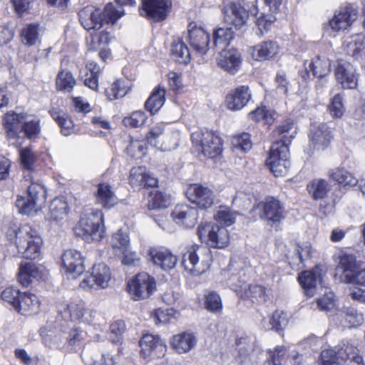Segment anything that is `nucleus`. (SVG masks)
I'll list each match as a JSON object with an SVG mask.
<instances>
[{"mask_svg":"<svg viewBox=\"0 0 365 365\" xmlns=\"http://www.w3.org/2000/svg\"><path fill=\"white\" fill-rule=\"evenodd\" d=\"M12 234L15 235L16 246L22 257L33 260L40 256L43 241L38 230L29 225H24L10 227L9 235Z\"/></svg>","mask_w":365,"mask_h":365,"instance_id":"1","label":"nucleus"},{"mask_svg":"<svg viewBox=\"0 0 365 365\" xmlns=\"http://www.w3.org/2000/svg\"><path fill=\"white\" fill-rule=\"evenodd\" d=\"M74 232L87 242L101 240L105 233L102 211L93 208L86 210L76 225Z\"/></svg>","mask_w":365,"mask_h":365,"instance_id":"2","label":"nucleus"},{"mask_svg":"<svg viewBox=\"0 0 365 365\" xmlns=\"http://www.w3.org/2000/svg\"><path fill=\"white\" fill-rule=\"evenodd\" d=\"M122 15L111 3L106 5L103 11L88 6L78 12L79 21L86 30H99L104 23L113 24Z\"/></svg>","mask_w":365,"mask_h":365,"instance_id":"3","label":"nucleus"},{"mask_svg":"<svg viewBox=\"0 0 365 365\" xmlns=\"http://www.w3.org/2000/svg\"><path fill=\"white\" fill-rule=\"evenodd\" d=\"M211 261V252L208 248L192 245L183 254L182 264L187 272L200 275L209 269Z\"/></svg>","mask_w":365,"mask_h":365,"instance_id":"4","label":"nucleus"},{"mask_svg":"<svg viewBox=\"0 0 365 365\" xmlns=\"http://www.w3.org/2000/svg\"><path fill=\"white\" fill-rule=\"evenodd\" d=\"M26 180H30L31 184L27 189V196H18L16 200V206L19 212L22 215H31L36 210V206L45 202L46 190L44 187L33 180V177L25 175Z\"/></svg>","mask_w":365,"mask_h":365,"instance_id":"5","label":"nucleus"},{"mask_svg":"<svg viewBox=\"0 0 365 365\" xmlns=\"http://www.w3.org/2000/svg\"><path fill=\"white\" fill-rule=\"evenodd\" d=\"M191 140L197 151L209 158H215L222 151V139L213 131L203 129L194 132Z\"/></svg>","mask_w":365,"mask_h":365,"instance_id":"6","label":"nucleus"},{"mask_svg":"<svg viewBox=\"0 0 365 365\" xmlns=\"http://www.w3.org/2000/svg\"><path fill=\"white\" fill-rule=\"evenodd\" d=\"M282 0H263V6L259 9L258 1L255 0L252 2L253 8L250 12L256 17V26L259 31V35L262 36L267 32L271 25L276 21L274 15L279 11Z\"/></svg>","mask_w":365,"mask_h":365,"instance_id":"7","label":"nucleus"},{"mask_svg":"<svg viewBox=\"0 0 365 365\" xmlns=\"http://www.w3.org/2000/svg\"><path fill=\"white\" fill-rule=\"evenodd\" d=\"M197 235L201 242L212 248L223 249L230 243L228 230L217 224H200L197 227Z\"/></svg>","mask_w":365,"mask_h":365,"instance_id":"8","label":"nucleus"},{"mask_svg":"<svg viewBox=\"0 0 365 365\" xmlns=\"http://www.w3.org/2000/svg\"><path fill=\"white\" fill-rule=\"evenodd\" d=\"M255 208L259 212V218L271 227H277L285 218L284 207L274 197H265Z\"/></svg>","mask_w":365,"mask_h":365,"instance_id":"9","label":"nucleus"},{"mask_svg":"<svg viewBox=\"0 0 365 365\" xmlns=\"http://www.w3.org/2000/svg\"><path fill=\"white\" fill-rule=\"evenodd\" d=\"M252 5L247 10L241 0H224L223 14L225 21L233 26L237 30L242 29L246 26L251 14Z\"/></svg>","mask_w":365,"mask_h":365,"instance_id":"10","label":"nucleus"},{"mask_svg":"<svg viewBox=\"0 0 365 365\" xmlns=\"http://www.w3.org/2000/svg\"><path fill=\"white\" fill-rule=\"evenodd\" d=\"M127 289L134 300L149 298L156 290L155 279L146 272L139 273L128 282Z\"/></svg>","mask_w":365,"mask_h":365,"instance_id":"11","label":"nucleus"},{"mask_svg":"<svg viewBox=\"0 0 365 365\" xmlns=\"http://www.w3.org/2000/svg\"><path fill=\"white\" fill-rule=\"evenodd\" d=\"M289 152L287 145L281 143H273L267 159V165L275 176H281L287 173L290 166L289 160Z\"/></svg>","mask_w":365,"mask_h":365,"instance_id":"12","label":"nucleus"},{"mask_svg":"<svg viewBox=\"0 0 365 365\" xmlns=\"http://www.w3.org/2000/svg\"><path fill=\"white\" fill-rule=\"evenodd\" d=\"M171 5L170 0H142L140 14L154 21H162L166 19Z\"/></svg>","mask_w":365,"mask_h":365,"instance_id":"13","label":"nucleus"},{"mask_svg":"<svg viewBox=\"0 0 365 365\" xmlns=\"http://www.w3.org/2000/svg\"><path fill=\"white\" fill-rule=\"evenodd\" d=\"M333 138V132L325 123L311 125L309 132V145L314 150L326 149Z\"/></svg>","mask_w":365,"mask_h":365,"instance_id":"14","label":"nucleus"},{"mask_svg":"<svg viewBox=\"0 0 365 365\" xmlns=\"http://www.w3.org/2000/svg\"><path fill=\"white\" fill-rule=\"evenodd\" d=\"M268 356L264 365H300L302 361V355L293 350L287 353L284 346H277L273 350L267 351Z\"/></svg>","mask_w":365,"mask_h":365,"instance_id":"15","label":"nucleus"},{"mask_svg":"<svg viewBox=\"0 0 365 365\" xmlns=\"http://www.w3.org/2000/svg\"><path fill=\"white\" fill-rule=\"evenodd\" d=\"M62 266L68 279H74L85 271L84 258L76 250H66L61 257Z\"/></svg>","mask_w":365,"mask_h":365,"instance_id":"16","label":"nucleus"},{"mask_svg":"<svg viewBox=\"0 0 365 365\" xmlns=\"http://www.w3.org/2000/svg\"><path fill=\"white\" fill-rule=\"evenodd\" d=\"M334 76L336 82L344 89L355 88L358 83L356 69L349 62L339 59L334 68Z\"/></svg>","mask_w":365,"mask_h":365,"instance_id":"17","label":"nucleus"},{"mask_svg":"<svg viewBox=\"0 0 365 365\" xmlns=\"http://www.w3.org/2000/svg\"><path fill=\"white\" fill-rule=\"evenodd\" d=\"M187 199L199 208L206 210L212 206L215 200L213 192L200 184L190 185L186 191Z\"/></svg>","mask_w":365,"mask_h":365,"instance_id":"18","label":"nucleus"},{"mask_svg":"<svg viewBox=\"0 0 365 365\" xmlns=\"http://www.w3.org/2000/svg\"><path fill=\"white\" fill-rule=\"evenodd\" d=\"M357 16L358 11L353 5L341 6L329 21V26L334 31H344L351 26Z\"/></svg>","mask_w":365,"mask_h":365,"instance_id":"19","label":"nucleus"},{"mask_svg":"<svg viewBox=\"0 0 365 365\" xmlns=\"http://www.w3.org/2000/svg\"><path fill=\"white\" fill-rule=\"evenodd\" d=\"M110 279L109 267L103 263H100L93 266L91 275L83 280L81 286L83 288L88 287L89 288L103 289L108 286Z\"/></svg>","mask_w":365,"mask_h":365,"instance_id":"20","label":"nucleus"},{"mask_svg":"<svg viewBox=\"0 0 365 365\" xmlns=\"http://www.w3.org/2000/svg\"><path fill=\"white\" fill-rule=\"evenodd\" d=\"M187 38L190 46L197 53L205 55L209 50V34L201 27L189 26Z\"/></svg>","mask_w":365,"mask_h":365,"instance_id":"21","label":"nucleus"},{"mask_svg":"<svg viewBox=\"0 0 365 365\" xmlns=\"http://www.w3.org/2000/svg\"><path fill=\"white\" fill-rule=\"evenodd\" d=\"M322 269L318 265L299 274L298 281L307 296L313 297L315 294L317 284H322Z\"/></svg>","mask_w":365,"mask_h":365,"instance_id":"22","label":"nucleus"},{"mask_svg":"<svg viewBox=\"0 0 365 365\" xmlns=\"http://www.w3.org/2000/svg\"><path fill=\"white\" fill-rule=\"evenodd\" d=\"M171 217L177 224L191 228L197 222L198 212L188 205H178L171 212Z\"/></svg>","mask_w":365,"mask_h":365,"instance_id":"23","label":"nucleus"},{"mask_svg":"<svg viewBox=\"0 0 365 365\" xmlns=\"http://www.w3.org/2000/svg\"><path fill=\"white\" fill-rule=\"evenodd\" d=\"M251 98V91L247 86H238L226 97L227 108L231 110H240L248 103Z\"/></svg>","mask_w":365,"mask_h":365,"instance_id":"24","label":"nucleus"},{"mask_svg":"<svg viewBox=\"0 0 365 365\" xmlns=\"http://www.w3.org/2000/svg\"><path fill=\"white\" fill-rule=\"evenodd\" d=\"M66 343V352H77L86 344L88 338L87 332L80 327H73L68 331L63 332Z\"/></svg>","mask_w":365,"mask_h":365,"instance_id":"25","label":"nucleus"},{"mask_svg":"<svg viewBox=\"0 0 365 365\" xmlns=\"http://www.w3.org/2000/svg\"><path fill=\"white\" fill-rule=\"evenodd\" d=\"M148 255L153 263L164 270L173 269L178 262L177 257L167 250L152 247L149 250Z\"/></svg>","mask_w":365,"mask_h":365,"instance_id":"26","label":"nucleus"},{"mask_svg":"<svg viewBox=\"0 0 365 365\" xmlns=\"http://www.w3.org/2000/svg\"><path fill=\"white\" fill-rule=\"evenodd\" d=\"M280 47L275 41H262L252 47V56L256 61H265L274 57L279 52Z\"/></svg>","mask_w":365,"mask_h":365,"instance_id":"27","label":"nucleus"},{"mask_svg":"<svg viewBox=\"0 0 365 365\" xmlns=\"http://www.w3.org/2000/svg\"><path fill=\"white\" fill-rule=\"evenodd\" d=\"M336 271L341 273L342 282L348 284L353 282V279L357 272L356 259L351 255H343L339 257V265Z\"/></svg>","mask_w":365,"mask_h":365,"instance_id":"28","label":"nucleus"},{"mask_svg":"<svg viewBox=\"0 0 365 365\" xmlns=\"http://www.w3.org/2000/svg\"><path fill=\"white\" fill-rule=\"evenodd\" d=\"M240 63V54L237 50H225L220 52L217 64L225 71L234 74L238 70Z\"/></svg>","mask_w":365,"mask_h":365,"instance_id":"29","label":"nucleus"},{"mask_svg":"<svg viewBox=\"0 0 365 365\" xmlns=\"http://www.w3.org/2000/svg\"><path fill=\"white\" fill-rule=\"evenodd\" d=\"M17 305L16 312L22 315L27 316L38 313L40 303L36 295L31 293L22 292L19 304Z\"/></svg>","mask_w":365,"mask_h":365,"instance_id":"30","label":"nucleus"},{"mask_svg":"<svg viewBox=\"0 0 365 365\" xmlns=\"http://www.w3.org/2000/svg\"><path fill=\"white\" fill-rule=\"evenodd\" d=\"M96 198L98 203L107 209L113 207L118 202L110 185L107 183H99L98 185Z\"/></svg>","mask_w":365,"mask_h":365,"instance_id":"31","label":"nucleus"},{"mask_svg":"<svg viewBox=\"0 0 365 365\" xmlns=\"http://www.w3.org/2000/svg\"><path fill=\"white\" fill-rule=\"evenodd\" d=\"M43 344L49 349H56L66 352V343L63 333L54 334L52 331H48L46 329L41 328L39 330Z\"/></svg>","mask_w":365,"mask_h":365,"instance_id":"32","label":"nucleus"},{"mask_svg":"<svg viewBox=\"0 0 365 365\" xmlns=\"http://www.w3.org/2000/svg\"><path fill=\"white\" fill-rule=\"evenodd\" d=\"M165 88L160 85L154 88L150 96L145 103V109L152 115L156 113L165 101Z\"/></svg>","mask_w":365,"mask_h":365,"instance_id":"33","label":"nucleus"},{"mask_svg":"<svg viewBox=\"0 0 365 365\" xmlns=\"http://www.w3.org/2000/svg\"><path fill=\"white\" fill-rule=\"evenodd\" d=\"M40 277L37 266L31 262L21 264L18 274V280L24 287H28L34 279Z\"/></svg>","mask_w":365,"mask_h":365,"instance_id":"34","label":"nucleus"},{"mask_svg":"<svg viewBox=\"0 0 365 365\" xmlns=\"http://www.w3.org/2000/svg\"><path fill=\"white\" fill-rule=\"evenodd\" d=\"M24 119L25 115L23 113L9 112L5 115L4 125L9 137L14 138L16 136L21 128V124L23 125Z\"/></svg>","mask_w":365,"mask_h":365,"instance_id":"35","label":"nucleus"},{"mask_svg":"<svg viewBox=\"0 0 365 365\" xmlns=\"http://www.w3.org/2000/svg\"><path fill=\"white\" fill-rule=\"evenodd\" d=\"M21 165L24 171L34 173L38 166V154L31 148L26 147L19 150Z\"/></svg>","mask_w":365,"mask_h":365,"instance_id":"36","label":"nucleus"},{"mask_svg":"<svg viewBox=\"0 0 365 365\" xmlns=\"http://www.w3.org/2000/svg\"><path fill=\"white\" fill-rule=\"evenodd\" d=\"M234 38V32L231 27H220L214 31L213 46L220 51H225Z\"/></svg>","mask_w":365,"mask_h":365,"instance_id":"37","label":"nucleus"},{"mask_svg":"<svg viewBox=\"0 0 365 365\" xmlns=\"http://www.w3.org/2000/svg\"><path fill=\"white\" fill-rule=\"evenodd\" d=\"M85 313V304L83 302H71L59 311L63 319L65 321H78L82 319Z\"/></svg>","mask_w":365,"mask_h":365,"instance_id":"38","label":"nucleus"},{"mask_svg":"<svg viewBox=\"0 0 365 365\" xmlns=\"http://www.w3.org/2000/svg\"><path fill=\"white\" fill-rule=\"evenodd\" d=\"M139 346L140 347V354L144 359H146L155 349L163 346V341L158 336L146 334L140 339Z\"/></svg>","mask_w":365,"mask_h":365,"instance_id":"39","label":"nucleus"},{"mask_svg":"<svg viewBox=\"0 0 365 365\" xmlns=\"http://www.w3.org/2000/svg\"><path fill=\"white\" fill-rule=\"evenodd\" d=\"M331 62L325 56H317L312 59L309 65V71L314 77H327L331 71Z\"/></svg>","mask_w":365,"mask_h":365,"instance_id":"40","label":"nucleus"},{"mask_svg":"<svg viewBox=\"0 0 365 365\" xmlns=\"http://www.w3.org/2000/svg\"><path fill=\"white\" fill-rule=\"evenodd\" d=\"M173 347L179 353H186L195 345V339L190 333H182L175 335L171 341Z\"/></svg>","mask_w":365,"mask_h":365,"instance_id":"41","label":"nucleus"},{"mask_svg":"<svg viewBox=\"0 0 365 365\" xmlns=\"http://www.w3.org/2000/svg\"><path fill=\"white\" fill-rule=\"evenodd\" d=\"M171 54L179 63L187 64L191 58L188 47L180 38L174 40L172 43Z\"/></svg>","mask_w":365,"mask_h":365,"instance_id":"42","label":"nucleus"},{"mask_svg":"<svg viewBox=\"0 0 365 365\" xmlns=\"http://www.w3.org/2000/svg\"><path fill=\"white\" fill-rule=\"evenodd\" d=\"M51 217L58 221L63 219L68 214V203L63 197H58L53 199L49 206Z\"/></svg>","mask_w":365,"mask_h":365,"instance_id":"43","label":"nucleus"},{"mask_svg":"<svg viewBox=\"0 0 365 365\" xmlns=\"http://www.w3.org/2000/svg\"><path fill=\"white\" fill-rule=\"evenodd\" d=\"M38 25L30 24L24 27L21 31V41L28 46L36 44L39 39Z\"/></svg>","mask_w":365,"mask_h":365,"instance_id":"44","label":"nucleus"},{"mask_svg":"<svg viewBox=\"0 0 365 365\" xmlns=\"http://www.w3.org/2000/svg\"><path fill=\"white\" fill-rule=\"evenodd\" d=\"M329 178L344 185L354 186L358 182L357 179L349 172L343 168H336L329 171Z\"/></svg>","mask_w":365,"mask_h":365,"instance_id":"45","label":"nucleus"},{"mask_svg":"<svg viewBox=\"0 0 365 365\" xmlns=\"http://www.w3.org/2000/svg\"><path fill=\"white\" fill-rule=\"evenodd\" d=\"M293 128V123L291 120L288 119L284 120L274 131V135L279 138V140L274 143H281L285 145H289L292 139L294 138L293 133L290 130Z\"/></svg>","mask_w":365,"mask_h":365,"instance_id":"46","label":"nucleus"},{"mask_svg":"<svg viewBox=\"0 0 365 365\" xmlns=\"http://www.w3.org/2000/svg\"><path fill=\"white\" fill-rule=\"evenodd\" d=\"M56 83L58 90L71 92L76 85V80L70 71L61 70L57 75Z\"/></svg>","mask_w":365,"mask_h":365,"instance_id":"47","label":"nucleus"},{"mask_svg":"<svg viewBox=\"0 0 365 365\" xmlns=\"http://www.w3.org/2000/svg\"><path fill=\"white\" fill-rule=\"evenodd\" d=\"M148 207L149 210L166 208L170 204V196L167 194L155 190L150 193Z\"/></svg>","mask_w":365,"mask_h":365,"instance_id":"48","label":"nucleus"},{"mask_svg":"<svg viewBox=\"0 0 365 365\" xmlns=\"http://www.w3.org/2000/svg\"><path fill=\"white\" fill-rule=\"evenodd\" d=\"M129 90L130 87L125 84V81L116 80L106 90V94L110 101H113L125 96Z\"/></svg>","mask_w":365,"mask_h":365,"instance_id":"49","label":"nucleus"},{"mask_svg":"<svg viewBox=\"0 0 365 365\" xmlns=\"http://www.w3.org/2000/svg\"><path fill=\"white\" fill-rule=\"evenodd\" d=\"M309 192L314 200L325 197L329 191L328 183L323 179L314 180L307 185Z\"/></svg>","mask_w":365,"mask_h":365,"instance_id":"50","label":"nucleus"},{"mask_svg":"<svg viewBox=\"0 0 365 365\" xmlns=\"http://www.w3.org/2000/svg\"><path fill=\"white\" fill-rule=\"evenodd\" d=\"M289 323V317L287 313L276 310L269 319V329L275 330L277 332L282 331Z\"/></svg>","mask_w":365,"mask_h":365,"instance_id":"51","label":"nucleus"},{"mask_svg":"<svg viewBox=\"0 0 365 365\" xmlns=\"http://www.w3.org/2000/svg\"><path fill=\"white\" fill-rule=\"evenodd\" d=\"M22 292L19 289L14 288V287H9L6 288L1 294V299L9 304L11 305L13 308L16 311L18 308V304H19L20 298Z\"/></svg>","mask_w":365,"mask_h":365,"instance_id":"52","label":"nucleus"},{"mask_svg":"<svg viewBox=\"0 0 365 365\" xmlns=\"http://www.w3.org/2000/svg\"><path fill=\"white\" fill-rule=\"evenodd\" d=\"M205 307L213 313L220 312L222 304L220 295L215 292H210L205 297Z\"/></svg>","mask_w":365,"mask_h":365,"instance_id":"53","label":"nucleus"},{"mask_svg":"<svg viewBox=\"0 0 365 365\" xmlns=\"http://www.w3.org/2000/svg\"><path fill=\"white\" fill-rule=\"evenodd\" d=\"M330 114L334 118H340L344 115L345 108L343 103V96L340 94H336L331 101L328 106Z\"/></svg>","mask_w":365,"mask_h":365,"instance_id":"54","label":"nucleus"},{"mask_svg":"<svg viewBox=\"0 0 365 365\" xmlns=\"http://www.w3.org/2000/svg\"><path fill=\"white\" fill-rule=\"evenodd\" d=\"M339 361L341 359L336 349H325L320 354L318 365H339Z\"/></svg>","mask_w":365,"mask_h":365,"instance_id":"55","label":"nucleus"},{"mask_svg":"<svg viewBox=\"0 0 365 365\" xmlns=\"http://www.w3.org/2000/svg\"><path fill=\"white\" fill-rule=\"evenodd\" d=\"M110 340L113 344H120L123 339L122 335L125 331V325L124 322L121 320L114 322L110 324Z\"/></svg>","mask_w":365,"mask_h":365,"instance_id":"56","label":"nucleus"},{"mask_svg":"<svg viewBox=\"0 0 365 365\" xmlns=\"http://www.w3.org/2000/svg\"><path fill=\"white\" fill-rule=\"evenodd\" d=\"M146 175L144 167L133 168L130 172L129 183L133 187H143Z\"/></svg>","mask_w":365,"mask_h":365,"instance_id":"57","label":"nucleus"},{"mask_svg":"<svg viewBox=\"0 0 365 365\" xmlns=\"http://www.w3.org/2000/svg\"><path fill=\"white\" fill-rule=\"evenodd\" d=\"M147 119L145 113L141 110L133 112L130 116L123 118V122L125 126L138 128L143 125Z\"/></svg>","mask_w":365,"mask_h":365,"instance_id":"58","label":"nucleus"},{"mask_svg":"<svg viewBox=\"0 0 365 365\" xmlns=\"http://www.w3.org/2000/svg\"><path fill=\"white\" fill-rule=\"evenodd\" d=\"M347 53L356 59L365 57V41L357 40L347 44Z\"/></svg>","mask_w":365,"mask_h":365,"instance_id":"59","label":"nucleus"},{"mask_svg":"<svg viewBox=\"0 0 365 365\" xmlns=\"http://www.w3.org/2000/svg\"><path fill=\"white\" fill-rule=\"evenodd\" d=\"M232 143L235 148H239L244 152H247L252 148V143L250 136L247 133H243L233 138Z\"/></svg>","mask_w":365,"mask_h":365,"instance_id":"60","label":"nucleus"},{"mask_svg":"<svg viewBox=\"0 0 365 365\" xmlns=\"http://www.w3.org/2000/svg\"><path fill=\"white\" fill-rule=\"evenodd\" d=\"M250 116L256 121L264 122V124H272L274 121L271 112L264 107L257 108L250 113Z\"/></svg>","mask_w":365,"mask_h":365,"instance_id":"61","label":"nucleus"},{"mask_svg":"<svg viewBox=\"0 0 365 365\" xmlns=\"http://www.w3.org/2000/svg\"><path fill=\"white\" fill-rule=\"evenodd\" d=\"M317 307L321 311H330L335 307L334 294L329 292L317 299Z\"/></svg>","mask_w":365,"mask_h":365,"instance_id":"62","label":"nucleus"},{"mask_svg":"<svg viewBox=\"0 0 365 365\" xmlns=\"http://www.w3.org/2000/svg\"><path fill=\"white\" fill-rule=\"evenodd\" d=\"M21 130L27 138L36 137L41 130L39 120H31L24 121L23 125H21Z\"/></svg>","mask_w":365,"mask_h":365,"instance_id":"63","label":"nucleus"},{"mask_svg":"<svg viewBox=\"0 0 365 365\" xmlns=\"http://www.w3.org/2000/svg\"><path fill=\"white\" fill-rule=\"evenodd\" d=\"M344 319L350 327H358L364 322L363 314L353 308L347 309Z\"/></svg>","mask_w":365,"mask_h":365,"instance_id":"64","label":"nucleus"}]
</instances>
